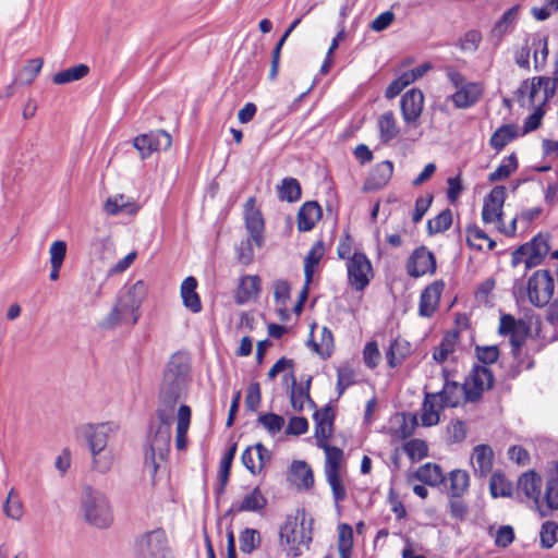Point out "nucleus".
Listing matches in <instances>:
<instances>
[{
	"instance_id": "obj_1",
	"label": "nucleus",
	"mask_w": 558,
	"mask_h": 558,
	"mask_svg": "<svg viewBox=\"0 0 558 558\" xmlns=\"http://www.w3.org/2000/svg\"><path fill=\"white\" fill-rule=\"evenodd\" d=\"M191 367L185 354L174 353L167 363L159 389L156 412L174 415L177 404L184 400L187 393Z\"/></svg>"
},
{
	"instance_id": "obj_2",
	"label": "nucleus",
	"mask_w": 558,
	"mask_h": 558,
	"mask_svg": "<svg viewBox=\"0 0 558 558\" xmlns=\"http://www.w3.org/2000/svg\"><path fill=\"white\" fill-rule=\"evenodd\" d=\"M555 68L551 78L539 76L534 77L532 81L525 80L515 92L517 100L522 107L529 105L536 108L524 122L525 132L534 131L541 125L544 116L541 105L547 101L549 96H554L558 84V60L555 61Z\"/></svg>"
},
{
	"instance_id": "obj_3",
	"label": "nucleus",
	"mask_w": 558,
	"mask_h": 558,
	"mask_svg": "<svg viewBox=\"0 0 558 558\" xmlns=\"http://www.w3.org/2000/svg\"><path fill=\"white\" fill-rule=\"evenodd\" d=\"M542 477L534 471L523 473L517 485L519 496L524 495L533 502L542 517L548 515L553 510L558 509V492H555L556 481L553 478L547 483L545 495L542 496Z\"/></svg>"
},
{
	"instance_id": "obj_4",
	"label": "nucleus",
	"mask_w": 558,
	"mask_h": 558,
	"mask_svg": "<svg viewBox=\"0 0 558 558\" xmlns=\"http://www.w3.org/2000/svg\"><path fill=\"white\" fill-rule=\"evenodd\" d=\"M84 521L100 530L111 526L113 522L112 507L108 497L100 490L86 485L80 497Z\"/></svg>"
},
{
	"instance_id": "obj_5",
	"label": "nucleus",
	"mask_w": 558,
	"mask_h": 558,
	"mask_svg": "<svg viewBox=\"0 0 558 558\" xmlns=\"http://www.w3.org/2000/svg\"><path fill=\"white\" fill-rule=\"evenodd\" d=\"M116 430L113 423L84 424L80 427V434L88 444L93 454V466L98 472H107L112 464L110 454H101L108 444L111 434Z\"/></svg>"
},
{
	"instance_id": "obj_6",
	"label": "nucleus",
	"mask_w": 558,
	"mask_h": 558,
	"mask_svg": "<svg viewBox=\"0 0 558 558\" xmlns=\"http://www.w3.org/2000/svg\"><path fill=\"white\" fill-rule=\"evenodd\" d=\"M159 425L154 435L149 437V445L145 451V464L151 469L153 475L157 473L158 461H165L168 457L171 442V425L173 415H163L156 412Z\"/></svg>"
},
{
	"instance_id": "obj_7",
	"label": "nucleus",
	"mask_w": 558,
	"mask_h": 558,
	"mask_svg": "<svg viewBox=\"0 0 558 558\" xmlns=\"http://www.w3.org/2000/svg\"><path fill=\"white\" fill-rule=\"evenodd\" d=\"M304 509H299L295 517H288L284 524L280 527L279 536L281 544L286 543L289 548V555L298 557L302 554L301 546L308 547L312 542V529L305 527Z\"/></svg>"
},
{
	"instance_id": "obj_8",
	"label": "nucleus",
	"mask_w": 558,
	"mask_h": 558,
	"mask_svg": "<svg viewBox=\"0 0 558 558\" xmlns=\"http://www.w3.org/2000/svg\"><path fill=\"white\" fill-rule=\"evenodd\" d=\"M136 558H173L162 529L141 534L134 545Z\"/></svg>"
},
{
	"instance_id": "obj_9",
	"label": "nucleus",
	"mask_w": 558,
	"mask_h": 558,
	"mask_svg": "<svg viewBox=\"0 0 558 558\" xmlns=\"http://www.w3.org/2000/svg\"><path fill=\"white\" fill-rule=\"evenodd\" d=\"M548 252V235L538 233L512 252L511 264L513 267L524 264L525 269H531L541 265Z\"/></svg>"
},
{
	"instance_id": "obj_10",
	"label": "nucleus",
	"mask_w": 558,
	"mask_h": 558,
	"mask_svg": "<svg viewBox=\"0 0 558 558\" xmlns=\"http://www.w3.org/2000/svg\"><path fill=\"white\" fill-rule=\"evenodd\" d=\"M495 377L486 366L474 365L463 383L464 401L478 402L485 390L493 388Z\"/></svg>"
},
{
	"instance_id": "obj_11",
	"label": "nucleus",
	"mask_w": 558,
	"mask_h": 558,
	"mask_svg": "<svg viewBox=\"0 0 558 558\" xmlns=\"http://www.w3.org/2000/svg\"><path fill=\"white\" fill-rule=\"evenodd\" d=\"M555 289V282L546 269L536 270L527 281V296L530 302L538 307L549 303Z\"/></svg>"
},
{
	"instance_id": "obj_12",
	"label": "nucleus",
	"mask_w": 558,
	"mask_h": 558,
	"mask_svg": "<svg viewBox=\"0 0 558 558\" xmlns=\"http://www.w3.org/2000/svg\"><path fill=\"white\" fill-rule=\"evenodd\" d=\"M348 280L356 291H363L373 277V267L364 253L355 252L348 259Z\"/></svg>"
},
{
	"instance_id": "obj_13",
	"label": "nucleus",
	"mask_w": 558,
	"mask_h": 558,
	"mask_svg": "<svg viewBox=\"0 0 558 558\" xmlns=\"http://www.w3.org/2000/svg\"><path fill=\"white\" fill-rule=\"evenodd\" d=\"M172 144L171 136L163 130L140 134L133 140V146L138 150L141 158H148L154 151L166 150Z\"/></svg>"
},
{
	"instance_id": "obj_14",
	"label": "nucleus",
	"mask_w": 558,
	"mask_h": 558,
	"mask_svg": "<svg viewBox=\"0 0 558 558\" xmlns=\"http://www.w3.org/2000/svg\"><path fill=\"white\" fill-rule=\"evenodd\" d=\"M436 271V258L432 251L422 245L416 247L407 262V272L411 278H420L425 275H434Z\"/></svg>"
},
{
	"instance_id": "obj_15",
	"label": "nucleus",
	"mask_w": 558,
	"mask_h": 558,
	"mask_svg": "<svg viewBox=\"0 0 558 558\" xmlns=\"http://www.w3.org/2000/svg\"><path fill=\"white\" fill-rule=\"evenodd\" d=\"M244 222L248 238L253 240L257 247H262L265 240V221L262 211L256 207V198L254 196L247 198L244 204Z\"/></svg>"
},
{
	"instance_id": "obj_16",
	"label": "nucleus",
	"mask_w": 558,
	"mask_h": 558,
	"mask_svg": "<svg viewBox=\"0 0 558 558\" xmlns=\"http://www.w3.org/2000/svg\"><path fill=\"white\" fill-rule=\"evenodd\" d=\"M506 199V187L504 185H496L485 196L482 219L485 223L498 222L502 225V206Z\"/></svg>"
},
{
	"instance_id": "obj_17",
	"label": "nucleus",
	"mask_w": 558,
	"mask_h": 558,
	"mask_svg": "<svg viewBox=\"0 0 558 558\" xmlns=\"http://www.w3.org/2000/svg\"><path fill=\"white\" fill-rule=\"evenodd\" d=\"M147 286L144 281L138 280L131 286L124 294H122L117 303L130 314L131 324H136L140 318L138 310L142 302L146 298Z\"/></svg>"
},
{
	"instance_id": "obj_18",
	"label": "nucleus",
	"mask_w": 558,
	"mask_h": 558,
	"mask_svg": "<svg viewBox=\"0 0 558 558\" xmlns=\"http://www.w3.org/2000/svg\"><path fill=\"white\" fill-rule=\"evenodd\" d=\"M441 373L444 376L442 389L432 393L437 395V399H439L440 409L456 408L460 404L461 399H464L463 384L450 380L449 371L447 368H442Z\"/></svg>"
},
{
	"instance_id": "obj_19",
	"label": "nucleus",
	"mask_w": 558,
	"mask_h": 558,
	"mask_svg": "<svg viewBox=\"0 0 558 558\" xmlns=\"http://www.w3.org/2000/svg\"><path fill=\"white\" fill-rule=\"evenodd\" d=\"M424 106V95L418 88L408 90L400 100L401 113L407 124L417 121L422 114Z\"/></svg>"
},
{
	"instance_id": "obj_20",
	"label": "nucleus",
	"mask_w": 558,
	"mask_h": 558,
	"mask_svg": "<svg viewBox=\"0 0 558 558\" xmlns=\"http://www.w3.org/2000/svg\"><path fill=\"white\" fill-rule=\"evenodd\" d=\"M445 283L442 280H436L428 284L421 293L418 303V314L422 317H430L438 307Z\"/></svg>"
},
{
	"instance_id": "obj_21",
	"label": "nucleus",
	"mask_w": 558,
	"mask_h": 558,
	"mask_svg": "<svg viewBox=\"0 0 558 558\" xmlns=\"http://www.w3.org/2000/svg\"><path fill=\"white\" fill-rule=\"evenodd\" d=\"M393 173V163L385 160L376 163L371 170L363 184V191L373 192L386 186Z\"/></svg>"
},
{
	"instance_id": "obj_22",
	"label": "nucleus",
	"mask_w": 558,
	"mask_h": 558,
	"mask_svg": "<svg viewBox=\"0 0 558 558\" xmlns=\"http://www.w3.org/2000/svg\"><path fill=\"white\" fill-rule=\"evenodd\" d=\"M335 416L333 408L330 404L314 412L313 420L317 444L329 441L333 430Z\"/></svg>"
},
{
	"instance_id": "obj_23",
	"label": "nucleus",
	"mask_w": 558,
	"mask_h": 558,
	"mask_svg": "<svg viewBox=\"0 0 558 558\" xmlns=\"http://www.w3.org/2000/svg\"><path fill=\"white\" fill-rule=\"evenodd\" d=\"M483 86L481 83L469 82L461 86L450 96V100L456 108L468 109L473 107L483 95Z\"/></svg>"
},
{
	"instance_id": "obj_24",
	"label": "nucleus",
	"mask_w": 558,
	"mask_h": 558,
	"mask_svg": "<svg viewBox=\"0 0 558 558\" xmlns=\"http://www.w3.org/2000/svg\"><path fill=\"white\" fill-rule=\"evenodd\" d=\"M323 210L316 201L305 202L296 215V225L300 232H308L314 229L316 222L322 218Z\"/></svg>"
},
{
	"instance_id": "obj_25",
	"label": "nucleus",
	"mask_w": 558,
	"mask_h": 558,
	"mask_svg": "<svg viewBox=\"0 0 558 558\" xmlns=\"http://www.w3.org/2000/svg\"><path fill=\"white\" fill-rule=\"evenodd\" d=\"M471 460L474 474L478 477H485L493 470L494 451L488 445H477L473 449Z\"/></svg>"
},
{
	"instance_id": "obj_26",
	"label": "nucleus",
	"mask_w": 558,
	"mask_h": 558,
	"mask_svg": "<svg viewBox=\"0 0 558 558\" xmlns=\"http://www.w3.org/2000/svg\"><path fill=\"white\" fill-rule=\"evenodd\" d=\"M288 480L298 488L308 490L314 485V473L305 461L296 460L289 469Z\"/></svg>"
},
{
	"instance_id": "obj_27",
	"label": "nucleus",
	"mask_w": 558,
	"mask_h": 558,
	"mask_svg": "<svg viewBox=\"0 0 558 558\" xmlns=\"http://www.w3.org/2000/svg\"><path fill=\"white\" fill-rule=\"evenodd\" d=\"M267 506V499L262 494L259 487H255L247 494L242 501L232 504L231 508L227 511V514L233 512H259Z\"/></svg>"
},
{
	"instance_id": "obj_28",
	"label": "nucleus",
	"mask_w": 558,
	"mask_h": 558,
	"mask_svg": "<svg viewBox=\"0 0 558 558\" xmlns=\"http://www.w3.org/2000/svg\"><path fill=\"white\" fill-rule=\"evenodd\" d=\"M196 288L197 280L192 276L186 277L180 288L183 305L194 314L199 313L203 308Z\"/></svg>"
},
{
	"instance_id": "obj_29",
	"label": "nucleus",
	"mask_w": 558,
	"mask_h": 558,
	"mask_svg": "<svg viewBox=\"0 0 558 558\" xmlns=\"http://www.w3.org/2000/svg\"><path fill=\"white\" fill-rule=\"evenodd\" d=\"M260 291V279L257 275L243 276L240 279L236 292L235 301L238 304H245L251 300L258 296Z\"/></svg>"
},
{
	"instance_id": "obj_30",
	"label": "nucleus",
	"mask_w": 558,
	"mask_h": 558,
	"mask_svg": "<svg viewBox=\"0 0 558 558\" xmlns=\"http://www.w3.org/2000/svg\"><path fill=\"white\" fill-rule=\"evenodd\" d=\"M289 377L292 380L290 390V401L293 410L301 412L304 409L306 399H308L312 377L307 376L304 383L298 384L294 374L291 372Z\"/></svg>"
},
{
	"instance_id": "obj_31",
	"label": "nucleus",
	"mask_w": 558,
	"mask_h": 558,
	"mask_svg": "<svg viewBox=\"0 0 558 558\" xmlns=\"http://www.w3.org/2000/svg\"><path fill=\"white\" fill-rule=\"evenodd\" d=\"M192 410L186 404H181L177 414L175 447L182 450L186 447V434L191 424Z\"/></svg>"
},
{
	"instance_id": "obj_32",
	"label": "nucleus",
	"mask_w": 558,
	"mask_h": 558,
	"mask_svg": "<svg viewBox=\"0 0 558 558\" xmlns=\"http://www.w3.org/2000/svg\"><path fill=\"white\" fill-rule=\"evenodd\" d=\"M411 352V344L405 339H393L386 352L387 363L391 368L399 366Z\"/></svg>"
},
{
	"instance_id": "obj_33",
	"label": "nucleus",
	"mask_w": 558,
	"mask_h": 558,
	"mask_svg": "<svg viewBox=\"0 0 558 558\" xmlns=\"http://www.w3.org/2000/svg\"><path fill=\"white\" fill-rule=\"evenodd\" d=\"M104 210L110 216H117L125 213L129 215H135L138 210V206L130 202L123 194H118L113 197L107 198L104 204Z\"/></svg>"
},
{
	"instance_id": "obj_34",
	"label": "nucleus",
	"mask_w": 558,
	"mask_h": 558,
	"mask_svg": "<svg viewBox=\"0 0 558 558\" xmlns=\"http://www.w3.org/2000/svg\"><path fill=\"white\" fill-rule=\"evenodd\" d=\"M380 143L386 145L399 134V128L392 111L383 113L377 121Z\"/></svg>"
},
{
	"instance_id": "obj_35",
	"label": "nucleus",
	"mask_w": 558,
	"mask_h": 558,
	"mask_svg": "<svg viewBox=\"0 0 558 558\" xmlns=\"http://www.w3.org/2000/svg\"><path fill=\"white\" fill-rule=\"evenodd\" d=\"M414 476L425 485L433 487L438 486L445 481V475L441 468L438 464L432 462H427L420 466L415 471Z\"/></svg>"
},
{
	"instance_id": "obj_36",
	"label": "nucleus",
	"mask_w": 558,
	"mask_h": 558,
	"mask_svg": "<svg viewBox=\"0 0 558 558\" xmlns=\"http://www.w3.org/2000/svg\"><path fill=\"white\" fill-rule=\"evenodd\" d=\"M458 339L459 332L457 330L447 331L440 343L434 349L433 359L437 363H444L456 351Z\"/></svg>"
},
{
	"instance_id": "obj_37",
	"label": "nucleus",
	"mask_w": 558,
	"mask_h": 558,
	"mask_svg": "<svg viewBox=\"0 0 558 558\" xmlns=\"http://www.w3.org/2000/svg\"><path fill=\"white\" fill-rule=\"evenodd\" d=\"M449 489L448 494L452 497H462L469 489L470 476L464 470H452L449 473Z\"/></svg>"
},
{
	"instance_id": "obj_38",
	"label": "nucleus",
	"mask_w": 558,
	"mask_h": 558,
	"mask_svg": "<svg viewBox=\"0 0 558 558\" xmlns=\"http://www.w3.org/2000/svg\"><path fill=\"white\" fill-rule=\"evenodd\" d=\"M437 395L425 392L421 415L422 425L430 427L439 422V411L436 409Z\"/></svg>"
},
{
	"instance_id": "obj_39",
	"label": "nucleus",
	"mask_w": 558,
	"mask_h": 558,
	"mask_svg": "<svg viewBox=\"0 0 558 558\" xmlns=\"http://www.w3.org/2000/svg\"><path fill=\"white\" fill-rule=\"evenodd\" d=\"M277 193L280 201L293 203L301 198L302 190L296 179L284 178L277 186Z\"/></svg>"
},
{
	"instance_id": "obj_40",
	"label": "nucleus",
	"mask_w": 558,
	"mask_h": 558,
	"mask_svg": "<svg viewBox=\"0 0 558 558\" xmlns=\"http://www.w3.org/2000/svg\"><path fill=\"white\" fill-rule=\"evenodd\" d=\"M89 73V68L86 64H77L75 66L62 70L52 76V82L57 85H64L78 80H82Z\"/></svg>"
},
{
	"instance_id": "obj_41",
	"label": "nucleus",
	"mask_w": 558,
	"mask_h": 558,
	"mask_svg": "<svg viewBox=\"0 0 558 558\" xmlns=\"http://www.w3.org/2000/svg\"><path fill=\"white\" fill-rule=\"evenodd\" d=\"M517 136V128L513 124H505L498 128L489 138V145L500 151Z\"/></svg>"
},
{
	"instance_id": "obj_42",
	"label": "nucleus",
	"mask_w": 558,
	"mask_h": 558,
	"mask_svg": "<svg viewBox=\"0 0 558 558\" xmlns=\"http://www.w3.org/2000/svg\"><path fill=\"white\" fill-rule=\"evenodd\" d=\"M324 255V243L323 241L316 242L304 259V276L306 286H310L315 271V266L319 263Z\"/></svg>"
},
{
	"instance_id": "obj_43",
	"label": "nucleus",
	"mask_w": 558,
	"mask_h": 558,
	"mask_svg": "<svg viewBox=\"0 0 558 558\" xmlns=\"http://www.w3.org/2000/svg\"><path fill=\"white\" fill-rule=\"evenodd\" d=\"M236 452V444H232L228 450L226 451L225 456L222 457L220 461V468L218 473V478L220 482L219 487L217 488V494L220 495L225 492V487L229 481L231 465L234 459Z\"/></svg>"
},
{
	"instance_id": "obj_44",
	"label": "nucleus",
	"mask_w": 558,
	"mask_h": 558,
	"mask_svg": "<svg viewBox=\"0 0 558 558\" xmlns=\"http://www.w3.org/2000/svg\"><path fill=\"white\" fill-rule=\"evenodd\" d=\"M489 492L494 498L510 497L512 494V483L507 480L505 474L495 472L490 476Z\"/></svg>"
},
{
	"instance_id": "obj_45",
	"label": "nucleus",
	"mask_w": 558,
	"mask_h": 558,
	"mask_svg": "<svg viewBox=\"0 0 558 558\" xmlns=\"http://www.w3.org/2000/svg\"><path fill=\"white\" fill-rule=\"evenodd\" d=\"M317 446L323 448L326 453L325 473L340 472V463L343 459V451L336 446H330L328 441L317 444Z\"/></svg>"
},
{
	"instance_id": "obj_46",
	"label": "nucleus",
	"mask_w": 558,
	"mask_h": 558,
	"mask_svg": "<svg viewBox=\"0 0 558 558\" xmlns=\"http://www.w3.org/2000/svg\"><path fill=\"white\" fill-rule=\"evenodd\" d=\"M519 162L517 155L512 153L508 157L504 158L497 169L488 175V181L497 182L509 178L511 173L517 170Z\"/></svg>"
},
{
	"instance_id": "obj_47",
	"label": "nucleus",
	"mask_w": 558,
	"mask_h": 558,
	"mask_svg": "<svg viewBox=\"0 0 558 558\" xmlns=\"http://www.w3.org/2000/svg\"><path fill=\"white\" fill-rule=\"evenodd\" d=\"M353 547V529L347 523L339 525L338 550L339 558H350Z\"/></svg>"
},
{
	"instance_id": "obj_48",
	"label": "nucleus",
	"mask_w": 558,
	"mask_h": 558,
	"mask_svg": "<svg viewBox=\"0 0 558 558\" xmlns=\"http://www.w3.org/2000/svg\"><path fill=\"white\" fill-rule=\"evenodd\" d=\"M452 225L451 209L446 208L439 213L435 218L427 221V233L434 235L447 231Z\"/></svg>"
},
{
	"instance_id": "obj_49",
	"label": "nucleus",
	"mask_w": 558,
	"mask_h": 558,
	"mask_svg": "<svg viewBox=\"0 0 558 558\" xmlns=\"http://www.w3.org/2000/svg\"><path fill=\"white\" fill-rule=\"evenodd\" d=\"M240 549L244 554H251L260 546L262 537L257 530L246 527L240 533Z\"/></svg>"
},
{
	"instance_id": "obj_50",
	"label": "nucleus",
	"mask_w": 558,
	"mask_h": 558,
	"mask_svg": "<svg viewBox=\"0 0 558 558\" xmlns=\"http://www.w3.org/2000/svg\"><path fill=\"white\" fill-rule=\"evenodd\" d=\"M355 372L349 364H342L337 368V385L336 389L338 397H341L344 391L355 384Z\"/></svg>"
},
{
	"instance_id": "obj_51",
	"label": "nucleus",
	"mask_w": 558,
	"mask_h": 558,
	"mask_svg": "<svg viewBox=\"0 0 558 558\" xmlns=\"http://www.w3.org/2000/svg\"><path fill=\"white\" fill-rule=\"evenodd\" d=\"M44 64L43 58H35L28 60L27 63L22 69L17 80L21 85H29L34 82L36 76L40 73Z\"/></svg>"
},
{
	"instance_id": "obj_52",
	"label": "nucleus",
	"mask_w": 558,
	"mask_h": 558,
	"mask_svg": "<svg viewBox=\"0 0 558 558\" xmlns=\"http://www.w3.org/2000/svg\"><path fill=\"white\" fill-rule=\"evenodd\" d=\"M403 450L411 461L422 460L428 454V446L426 441L417 438L404 442Z\"/></svg>"
},
{
	"instance_id": "obj_53",
	"label": "nucleus",
	"mask_w": 558,
	"mask_h": 558,
	"mask_svg": "<svg viewBox=\"0 0 558 558\" xmlns=\"http://www.w3.org/2000/svg\"><path fill=\"white\" fill-rule=\"evenodd\" d=\"M326 480L331 488L335 504L338 506L339 502L347 498V489L342 483L340 472H328L325 473Z\"/></svg>"
},
{
	"instance_id": "obj_54",
	"label": "nucleus",
	"mask_w": 558,
	"mask_h": 558,
	"mask_svg": "<svg viewBox=\"0 0 558 558\" xmlns=\"http://www.w3.org/2000/svg\"><path fill=\"white\" fill-rule=\"evenodd\" d=\"M257 422L262 424L271 436L279 433L284 425V418L281 415L275 413L259 414Z\"/></svg>"
},
{
	"instance_id": "obj_55",
	"label": "nucleus",
	"mask_w": 558,
	"mask_h": 558,
	"mask_svg": "<svg viewBox=\"0 0 558 558\" xmlns=\"http://www.w3.org/2000/svg\"><path fill=\"white\" fill-rule=\"evenodd\" d=\"M3 511L9 518L13 520H19L23 515L22 501L13 488L8 494L5 504L3 506Z\"/></svg>"
},
{
	"instance_id": "obj_56",
	"label": "nucleus",
	"mask_w": 558,
	"mask_h": 558,
	"mask_svg": "<svg viewBox=\"0 0 558 558\" xmlns=\"http://www.w3.org/2000/svg\"><path fill=\"white\" fill-rule=\"evenodd\" d=\"M558 523L545 521L542 525L539 538L543 548H551L557 542Z\"/></svg>"
},
{
	"instance_id": "obj_57",
	"label": "nucleus",
	"mask_w": 558,
	"mask_h": 558,
	"mask_svg": "<svg viewBox=\"0 0 558 558\" xmlns=\"http://www.w3.org/2000/svg\"><path fill=\"white\" fill-rule=\"evenodd\" d=\"M475 354H476L478 362L482 363L481 366L487 367V365H490V364H494L495 362H497L500 352H499V349L497 345H484V347L476 345Z\"/></svg>"
},
{
	"instance_id": "obj_58",
	"label": "nucleus",
	"mask_w": 558,
	"mask_h": 558,
	"mask_svg": "<svg viewBox=\"0 0 558 558\" xmlns=\"http://www.w3.org/2000/svg\"><path fill=\"white\" fill-rule=\"evenodd\" d=\"M529 327L526 324H524L523 327L518 328L513 332L508 333L507 336L510 337V344H511V354L513 357H519L521 353V348L523 343L525 342V339L529 335Z\"/></svg>"
},
{
	"instance_id": "obj_59",
	"label": "nucleus",
	"mask_w": 558,
	"mask_h": 558,
	"mask_svg": "<svg viewBox=\"0 0 558 558\" xmlns=\"http://www.w3.org/2000/svg\"><path fill=\"white\" fill-rule=\"evenodd\" d=\"M130 316L118 303L113 306L108 316L100 323V327L111 329L117 326L126 317Z\"/></svg>"
},
{
	"instance_id": "obj_60",
	"label": "nucleus",
	"mask_w": 558,
	"mask_h": 558,
	"mask_svg": "<svg viewBox=\"0 0 558 558\" xmlns=\"http://www.w3.org/2000/svg\"><path fill=\"white\" fill-rule=\"evenodd\" d=\"M253 240L247 238L246 240H242L236 246V256L238 260L242 265H250L254 259V250H253Z\"/></svg>"
},
{
	"instance_id": "obj_61",
	"label": "nucleus",
	"mask_w": 558,
	"mask_h": 558,
	"mask_svg": "<svg viewBox=\"0 0 558 558\" xmlns=\"http://www.w3.org/2000/svg\"><path fill=\"white\" fill-rule=\"evenodd\" d=\"M481 41V33L476 29H472L463 35V37L458 43V47L462 51H475L478 48Z\"/></svg>"
},
{
	"instance_id": "obj_62",
	"label": "nucleus",
	"mask_w": 558,
	"mask_h": 558,
	"mask_svg": "<svg viewBox=\"0 0 558 558\" xmlns=\"http://www.w3.org/2000/svg\"><path fill=\"white\" fill-rule=\"evenodd\" d=\"M448 441L451 444L461 442L466 437V426L461 420L451 422L447 427Z\"/></svg>"
},
{
	"instance_id": "obj_63",
	"label": "nucleus",
	"mask_w": 558,
	"mask_h": 558,
	"mask_svg": "<svg viewBox=\"0 0 558 558\" xmlns=\"http://www.w3.org/2000/svg\"><path fill=\"white\" fill-rule=\"evenodd\" d=\"M363 360L365 365L373 369L375 368L380 360V352L375 341L367 342L363 350Z\"/></svg>"
},
{
	"instance_id": "obj_64",
	"label": "nucleus",
	"mask_w": 558,
	"mask_h": 558,
	"mask_svg": "<svg viewBox=\"0 0 558 558\" xmlns=\"http://www.w3.org/2000/svg\"><path fill=\"white\" fill-rule=\"evenodd\" d=\"M514 530L511 525L500 526L495 535V545L500 548L509 547L514 541Z\"/></svg>"
}]
</instances>
